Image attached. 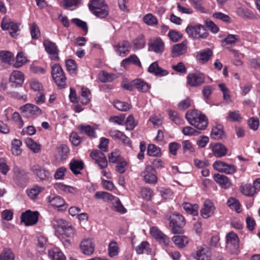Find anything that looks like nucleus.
<instances>
[{"label": "nucleus", "instance_id": "nucleus-11", "mask_svg": "<svg viewBox=\"0 0 260 260\" xmlns=\"http://www.w3.org/2000/svg\"><path fill=\"white\" fill-rule=\"evenodd\" d=\"M23 115L28 118L34 116H38L42 114V110L37 106L26 104L20 107Z\"/></svg>", "mask_w": 260, "mask_h": 260}, {"label": "nucleus", "instance_id": "nucleus-47", "mask_svg": "<svg viewBox=\"0 0 260 260\" xmlns=\"http://www.w3.org/2000/svg\"><path fill=\"white\" fill-rule=\"evenodd\" d=\"M110 201L112 202L113 207L116 211L121 213H124L126 212V210L121 204L120 200L117 197L113 196V199Z\"/></svg>", "mask_w": 260, "mask_h": 260}, {"label": "nucleus", "instance_id": "nucleus-33", "mask_svg": "<svg viewBox=\"0 0 260 260\" xmlns=\"http://www.w3.org/2000/svg\"><path fill=\"white\" fill-rule=\"evenodd\" d=\"M68 223L64 220L57 217L54 218L52 221V226L58 233H60L61 230L63 229Z\"/></svg>", "mask_w": 260, "mask_h": 260}, {"label": "nucleus", "instance_id": "nucleus-18", "mask_svg": "<svg viewBox=\"0 0 260 260\" xmlns=\"http://www.w3.org/2000/svg\"><path fill=\"white\" fill-rule=\"evenodd\" d=\"M215 209V207L212 202L210 200H205L203 208L201 211V214L203 218H208L213 214Z\"/></svg>", "mask_w": 260, "mask_h": 260}, {"label": "nucleus", "instance_id": "nucleus-32", "mask_svg": "<svg viewBox=\"0 0 260 260\" xmlns=\"http://www.w3.org/2000/svg\"><path fill=\"white\" fill-rule=\"evenodd\" d=\"M170 225L180 224L185 225L184 218L180 214L173 213L170 216Z\"/></svg>", "mask_w": 260, "mask_h": 260}, {"label": "nucleus", "instance_id": "nucleus-37", "mask_svg": "<svg viewBox=\"0 0 260 260\" xmlns=\"http://www.w3.org/2000/svg\"><path fill=\"white\" fill-rule=\"evenodd\" d=\"M44 187L36 185L30 189L26 190V193L28 196L31 199H35L37 198L38 194L41 192Z\"/></svg>", "mask_w": 260, "mask_h": 260}, {"label": "nucleus", "instance_id": "nucleus-46", "mask_svg": "<svg viewBox=\"0 0 260 260\" xmlns=\"http://www.w3.org/2000/svg\"><path fill=\"white\" fill-rule=\"evenodd\" d=\"M21 145V141L18 139H14L12 142L11 151L14 155L17 156L21 153V150L20 149Z\"/></svg>", "mask_w": 260, "mask_h": 260}, {"label": "nucleus", "instance_id": "nucleus-22", "mask_svg": "<svg viewBox=\"0 0 260 260\" xmlns=\"http://www.w3.org/2000/svg\"><path fill=\"white\" fill-rule=\"evenodd\" d=\"M215 181L219 184L221 187L228 188L231 185V182L230 179L224 175L219 174H215L214 176Z\"/></svg>", "mask_w": 260, "mask_h": 260}, {"label": "nucleus", "instance_id": "nucleus-3", "mask_svg": "<svg viewBox=\"0 0 260 260\" xmlns=\"http://www.w3.org/2000/svg\"><path fill=\"white\" fill-rule=\"evenodd\" d=\"M185 31L189 37L196 39H206L209 35L206 27L201 24L189 25Z\"/></svg>", "mask_w": 260, "mask_h": 260}, {"label": "nucleus", "instance_id": "nucleus-12", "mask_svg": "<svg viewBox=\"0 0 260 260\" xmlns=\"http://www.w3.org/2000/svg\"><path fill=\"white\" fill-rule=\"evenodd\" d=\"M187 79L188 84L192 87L200 86L205 82L204 75L199 72L188 74Z\"/></svg>", "mask_w": 260, "mask_h": 260}, {"label": "nucleus", "instance_id": "nucleus-26", "mask_svg": "<svg viewBox=\"0 0 260 260\" xmlns=\"http://www.w3.org/2000/svg\"><path fill=\"white\" fill-rule=\"evenodd\" d=\"M212 50L208 48L198 52L197 58L203 63L206 62L212 55Z\"/></svg>", "mask_w": 260, "mask_h": 260}, {"label": "nucleus", "instance_id": "nucleus-7", "mask_svg": "<svg viewBox=\"0 0 260 260\" xmlns=\"http://www.w3.org/2000/svg\"><path fill=\"white\" fill-rule=\"evenodd\" d=\"M192 255L197 260H210L212 252L209 247L203 245L197 247Z\"/></svg>", "mask_w": 260, "mask_h": 260}, {"label": "nucleus", "instance_id": "nucleus-51", "mask_svg": "<svg viewBox=\"0 0 260 260\" xmlns=\"http://www.w3.org/2000/svg\"><path fill=\"white\" fill-rule=\"evenodd\" d=\"M147 154L149 156H158L160 155V149L154 144H149L147 148Z\"/></svg>", "mask_w": 260, "mask_h": 260}, {"label": "nucleus", "instance_id": "nucleus-8", "mask_svg": "<svg viewBox=\"0 0 260 260\" xmlns=\"http://www.w3.org/2000/svg\"><path fill=\"white\" fill-rule=\"evenodd\" d=\"M142 175L144 181L149 184H155L157 182V174L155 169L150 165L146 166Z\"/></svg>", "mask_w": 260, "mask_h": 260}, {"label": "nucleus", "instance_id": "nucleus-64", "mask_svg": "<svg viewBox=\"0 0 260 260\" xmlns=\"http://www.w3.org/2000/svg\"><path fill=\"white\" fill-rule=\"evenodd\" d=\"M182 132L185 136H196L200 133L199 131L189 126L183 127Z\"/></svg>", "mask_w": 260, "mask_h": 260}, {"label": "nucleus", "instance_id": "nucleus-42", "mask_svg": "<svg viewBox=\"0 0 260 260\" xmlns=\"http://www.w3.org/2000/svg\"><path fill=\"white\" fill-rule=\"evenodd\" d=\"M136 251L139 254L146 253L149 254L151 252V249L149 247V244L146 241L142 242L136 248Z\"/></svg>", "mask_w": 260, "mask_h": 260}, {"label": "nucleus", "instance_id": "nucleus-44", "mask_svg": "<svg viewBox=\"0 0 260 260\" xmlns=\"http://www.w3.org/2000/svg\"><path fill=\"white\" fill-rule=\"evenodd\" d=\"M114 106L117 110L121 111H127L132 108V106L127 103L119 100L115 101L114 102Z\"/></svg>", "mask_w": 260, "mask_h": 260}, {"label": "nucleus", "instance_id": "nucleus-25", "mask_svg": "<svg viewBox=\"0 0 260 260\" xmlns=\"http://www.w3.org/2000/svg\"><path fill=\"white\" fill-rule=\"evenodd\" d=\"M132 83L135 85V87L141 92H147L150 88L148 84L140 79L133 80Z\"/></svg>", "mask_w": 260, "mask_h": 260}, {"label": "nucleus", "instance_id": "nucleus-41", "mask_svg": "<svg viewBox=\"0 0 260 260\" xmlns=\"http://www.w3.org/2000/svg\"><path fill=\"white\" fill-rule=\"evenodd\" d=\"M239 40L240 37L238 36L230 34L222 41V45L223 46L225 45H235Z\"/></svg>", "mask_w": 260, "mask_h": 260}, {"label": "nucleus", "instance_id": "nucleus-9", "mask_svg": "<svg viewBox=\"0 0 260 260\" xmlns=\"http://www.w3.org/2000/svg\"><path fill=\"white\" fill-rule=\"evenodd\" d=\"M39 212L38 211L32 212L27 210L21 214V222L24 223L26 226L35 224L38 221Z\"/></svg>", "mask_w": 260, "mask_h": 260}, {"label": "nucleus", "instance_id": "nucleus-24", "mask_svg": "<svg viewBox=\"0 0 260 260\" xmlns=\"http://www.w3.org/2000/svg\"><path fill=\"white\" fill-rule=\"evenodd\" d=\"M78 129L81 134H85L90 137H96L94 128L89 125L80 124L78 126Z\"/></svg>", "mask_w": 260, "mask_h": 260}, {"label": "nucleus", "instance_id": "nucleus-52", "mask_svg": "<svg viewBox=\"0 0 260 260\" xmlns=\"http://www.w3.org/2000/svg\"><path fill=\"white\" fill-rule=\"evenodd\" d=\"M0 260H14V254L9 249H4L0 254Z\"/></svg>", "mask_w": 260, "mask_h": 260}, {"label": "nucleus", "instance_id": "nucleus-63", "mask_svg": "<svg viewBox=\"0 0 260 260\" xmlns=\"http://www.w3.org/2000/svg\"><path fill=\"white\" fill-rule=\"evenodd\" d=\"M144 22L149 25H155L158 23L157 18L151 14L146 15L143 18Z\"/></svg>", "mask_w": 260, "mask_h": 260}, {"label": "nucleus", "instance_id": "nucleus-54", "mask_svg": "<svg viewBox=\"0 0 260 260\" xmlns=\"http://www.w3.org/2000/svg\"><path fill=\"white\" fill-rule=\"evenodd\" d=\"M95 198L97 199H102L105 201L108 202L113 199V196L107 192L98 191L95 194Z\"/></svg>", "mask_w": 260, "mask_h": 260}, {"label": "nucleus", "instance_id": "nucleus-15", "mask_svg": "<svg viewBox=\"0 0 260 260\" xmlns=\"http://www.w3.org/2000/svg\"><path fill=\"white\" fill-rule=\"evenodd\" d=\"M187 42L186 41L174 45L172 49V56L177 57L184 55L187 52Z\"/></svg>", "mask_w": 260, "mask_h": 260}, {"label": "nucleus", "instance_id": "nucleus-20", "mask_svg": "<svg viewBox=\"0 0 260 260\" xmlns=\"http://www.w3.org/2000/svg\"><path fill=\"white\" fill-rule=\"evenodd\" d=\"M151 50L156 53H162L165 49V44L160 38L151 40L149 43Z\"/></svg>", "mask_w": 260, "mask_h": 260}, {"label": "nucleus", "instance_id": "nucleus-30", "mask_svg": "<svg viewBox=\"0 0 260 260\" xmlns=\"http://www.w3.org/2000/svg\"><path fill=\"white\" fill-rule=\"evenodd\" d=\"M129 44L127 41H123L120 43L117 48V51L120 56H125L129 52Z\"/></svg>", "mask_w": 260, "mask_h": 260}, {"label": "nucleus", "instance_id": "nucleus-34", "mask_svg": "<svg viewBox=\"0 0 260 260\" xmlns=\"http://www.w3.org/2000/svg\"><path fill=\"white\" fill-rule=\"evenodd\" d=\"M56 151L60 159H65L69 155L70 149L66 145L61 144L57 147Z\"/></svg>", "mask_w": 260, "mask_h": 260}, {"label": "nucleus", "instance_id": "nucleus-2", "mask_svg": "<svg viewBox=\"0 0 260 260\" xmlns=\"http://www.w3.org/2000/svg\"><path fill=\"white\" fill-rule=\"evenodd\" d=\"M89 10L96 16L103 18L108 14V9L104 0H90L89 4Z\"/></svg>", "mask_w": 260, "mask_h": 260}, {"label": "nucleus", "instance_id": "nucleus-55", "mask_svg": "<svg viewBox=\"0 0 260 260\" xmlns=\"http://www.w3.org/2000/svg\"><path fill=\"white\" fill-rule=\"evenodd\" d=\"M168 113L170 119L175 124L180 125L182 123L183 120L180 118L176 111L169 110Z\"/></svg>", "mask_w": 260, "mask_h": 260}, {"label": "nucleus", "instance_id": "nucleus-1", "mask_svg": "<svg viewBox=\"0 0 260 260\" xmlns=\"http://www.w3.org/2000/svg\"><path fill=\"white\" fill-rule=\"evenodd\" d=\"M185 118L191 125L200 130L205 129L208 125L207 117L197 110L187 111Z\"/></svg>", "mask_w": 260, "mask_h": 260}, {"label": "nucleus", "instance_id": "nucleus-38", "mask_svg": "<svg viewBox=\"0 0 260 260\" xmlns=\"http://www.w3.org/2000/svg\"><path fill=\"white\" fill-rule=\"evenodd\" d=\"M99 76L100 80L104 83L111 82L116 78L115 74L109 73L105 71L101 72Z\"/></svg>", "mask_w": 260, "mask_h": 260}, {"label": "nucleus", "instance_id": "nucleus-10", "mask_svg": "<svg viewBox=\"0 0 260 260\" xmlns=\"http://www.w3.org/2000/svg\"><path fill=\"white\" fill-rule=\"evenodd\" d=\"M90 156L94 160V162L98 164L101 169L107 167L108 162L104 153L99 150H93L90 154Z\"/></svg>", "mask_w": 260, "mask_h": 260}, {"label": "nucleus", "instance_id": "nucleus-31", "mask_svg": "<svg viewBox=\"0 0 260 260\" xmlns=\"http://www.w3.org/2000/svg\"><path fill=\"white\" fill-rule=\"evenodd\" d=\"M91 99V95L89 90L87 88L82 87L81 93L79 97V101L84 105L89 103Z\"/></svg>", "mask_w": 260, "mask_h": 260}, {"label": "nucleus", "instance_id": "nucleus-23", "mask_svg": "<svg viewBox=\"0 0 260 260\" xmlns=\"http://www.w3.org/2000/svg\"><path fill=\"white\" fill-rule=\"evenodd\" d=\"M213 154L217 157H221L225 156L228 152L226 147L221 143H216L212 149Z\"/></svg>", "mask_w": 260, "mask_h": 260}, {"label": "nucleus", "instance_id": "nucleus-60", "mask_svg": "<svg viewBox=\"0 0 260 260\" xmlns=\"http://www.w3.org/2000/svg\"><path fill=\"white\" fill-rule=\"evenodd\" d=\"M124 124L127 130H133L137 125V122L135 121L133 115H129L124 122Z\"/></svg>", "mask_w": 260, "mask_h": 260}, {"label": "nucleus", "instance_id": "nucleus-48", "mask_svg": "<svg viewBox=\"0 0 260 260\" xmlns=\"http://www.w3.org/2000/svg\"><path fill=\"white\" fill-rule=\"evenodd\" d=\"M226 120L231 122H240L242 119L239 111H230L226 118Z\"/></svg>", "mask_w": 260, "mask_h": 260}, {"label": "nucleus", "instance_id": "nucleus-16", "mask_svg": "<svg viewBox=\"0 0 260 260\" xmlns=\"http://www.w3.org/2000/svg\"><path fill=\"white\" fill-rule=\"evenodd\" d=\"M48 200L52 206L59 208V210L63 211L67 208V205L65 204L64 200L59 196H50Z\"/></svg>", "mask_w": 260, "mask_h": 260}, {"label": "nucleus", "instance_id": "nucleus-59", "mask_svg": "<svg viewBox=\"0 0 260 260\" xmlns=\"http://www.w3.org/2000/svg\"><path fill=\"white\" fill-rule=\"evenodd\" d=\"M168 36L172 41L176 42L182 38V34L179 31L171 29L169 31Z\"/></svg>", "mask_w": 260, "mask_h": 260}, {"label": "nucleus", "instance_id": "nucleus-53", "mask_svg": "<svg viewBox=\"0 0 260 260\" xmlns=\"http://www.w3.org/2000/svg\"><path fill=\"white\" fill-rule=\"evenodd\" d=\"M241 190L243 194L247 196H252L256 192L254 187L250 184H247L242 186Z\"/></svg>", "mask_w": 260, "mask_h": 260}, {"label": "nucleus", "instance_id": "nucleus-45", "mask_svg": "<svg viewBox=\"0 0 260 260\" xmlns=\"http://www.w3.org/2000/svg\"><path fill=\"white\" fill-rule=\"evenodd\" d=\"M59 234L67 237H73L75 235V231L71 224L68 223Z\"/></svg>", "mask_w": 260, "mask_h": 260}, {"label": "nucleus", "instance_id": "nucleus-40", "mask_svg": "<svg viewBox=\"0 0 260 260\" xmlns=\"http://www.w3.org/2000/svg\"><path fill=\"white\" fill-rule=\"evenodd\" d=\"M183 207L187 213L193 216L198 215L199 207L197 204L192 205L188 203H184Z\"/></svg>", "mask_w": 260, "mask_h": 260}, {"label": "nucleus", "instance_id": "nucleus-50", "mask_svg": "<svg viewBox=\"0 0 260 260\" xmlns=\"http://www.w3.org/2000/svg\"><path fill=\"white\" fill-rule=\"evenodd\" d=\"M130 63H134L138 67L141 66L139 59L135 54L130 55L128 58H125L122 61V63L123 65L128 64Z\"/></svg>", "mask_w": 260, "mask_h": 260}, {"label": "nucleus", "instance_id": "nucleus-36", "mask_svg": "<svg viewBox=\"0 0 260 260\" xmlns=\"http://www.w3.org/2000/svg\"><path fill=\"white\" fill-rule=\"evenodd\" d=\"M108 253L109 255L113 257L117 255L119 252V248L117 243L115 241H111L108 245Z\"/></svg>", "mask_w": 260, "mask_h": 260}, {"label": "nucleus", "instance_id": "nucleus-14", "mask_svg": "<svg viewBox=\"0 0 260 260\" xmlns=\"http://www.w3.org/2000/svg\"><path fill=\"white\" fill-rule=\"evenodd\" d=\"M46 52L51 55L52 59L58 60V50L56 44L49 40H45L43 42Z\"/></svg>", "mask_w": 260, "mask_h": 260}, {"label": "nucleus", "instance_id": "nucleus-6", "mask_svg": "<svg viewBox=\"0 0 260 260\" xmlns=\"http://www.w3.org/2000/svg\"><path fill=\"white\" fill-rule=\"evenodd\" d=\"M31 171L39 181H47L51 178V174L49 171L39 165H34L31 168Z\"/></svg>", "mask_w": 260, "mask_h": 260}, {"label": "nucleus", "instance_id": "nucleus-17", "mask_svg": "<svg viewBox=\"0 0 260 260\" xmlns=\"http://www.w3.org/2000/svg\"><path fill=\"white\" fill-rule=\"evenodd\" d=\"M80 248L82 252L85 255H90L94 251V246L90 239H84L80 243Z\"/></svg>", "mask_w": 260, "mask_h": 260}, {"label": "nucleus", "instance_id": "nucleus-58", "mask_svg": "<svg viewBox=\"0 0 260 260\" xmlns=\"http://www.w3.org/2000/svg\"><path fill=\"white\" fill-rule=\"evenodd\" d=\"M213 18L221 20L224 22L231 23V19L228 15L221 12H216L212 14Z\"/></svg>", "mask_w": 260, "mask_h": 260}, {"label": "nucleus", "instance_id": "nucleus-27", "mask_svg": "<svg viewBox=\"0 0 260 260\" xmlns=\"http://www.w3.org/2000/svg\"><path fill=\"white\" fill-rule=\"evenodd\" d=\"M211 133L212 138L215 140H220L225 138V135L221 125L214 126Z\"/></svg>", "mask_w": 260, "mask_h": 260}, {"label": "nucleus", "instance_id": "nucleus-21", "mask_svg": "<svg viewBox=\"0 0 260 260\" xmlns=\"http://www.w3.org/2000/svg\"><path fill=\"white\" fill-rule=\"evenodd\" d=\"M109 135L113 139L119 140L123 144L128 146L131 145L130 139L121 132L118 130L112 129L110 131Z\"/></svg>", "mask_w": 260, "mask_h": 260}, {"label": "nucleus", "instance_id": "nucleus-19", "mask_svg": "<svg viewBox=\"0 0 260 260\" xmlns=\"http://www.w3.org/2000/svg\"><path fill=\"white\" fill-rule=\"evenodd\" d=\"M24 81V76L22 72L19 71H13L10 77V82L12 87H17L21 85Z\"/></svg>", "mask_w": 260, "mask_h": 260}, {"label": "nucleus", "instance_id": "nucleus-4", "mask_svg": "<svg viewBox=\"0 0 260 260\" xmlns=\"http://www.w3.org/2000/svg\"><path fill=\"white\" fill-rule=\"evenodd\" d=\"M51 74L57 86L60 88H64L66 85L67 79L64 73L59 64H56L52 67Z\"/></svg>", "mask_w": 260, "mask_h": 260}, {"label": "nucleus", "instance_id": "nucleus-13", "mask_svg": "<svg viewBox=\"0 0 260 260\" xmlns=\"http://www.w3.org/2000/svg\"><path fill=\"white\" fill-rule=\"evenodd\" d=\"M150 233L151 235L156 240H157L159 243H162L166 246L169 245L170 242L169 238L157 227H152L150 229Z\"/></svg>", "mask_w": 260, "mask_h": 260}, {"label": "nucleus", "instance_id": "nucleus-35", "mask_svg": "<svg viewBox=\"0 0 260 260\" xmlns=\"http://www.w3.org/2000/svg\"><path fill=\"white\" fill-rule=\"evenodd\" d=\"M13 172L18 181L25 179L27 175V172L25 170L18 166L14 167Z\"/></svg>", "mask_w": 260, "mask_h": 260}, {"label": "nucleus", "instance_id": "nucleus-29", "mask_svg": "<svg viewBox=\"0 0 260 260\" xmlns=\"http://www.w3.org/2000/svg\"><path fill=\"white\" fill-rule=\"evenodd\" d=\"M48 255L52 260H66L65 255L57 248L50 250Z\"/></svg>", "mask_w": 260, "mask_h": 260}, {"label": "nucleus", "instance_id": "nucleus-39", "mask_svg": "<svg viewBox=\"0 0 260 260\" xmlns=\"http://www.w3.org/2000/svg\"><path fill=\"white\" fill-rule=\"evenodd\" d=\"M13 57L14 55L11 52L7 51H0V61L2 62L10 64Z\"/></svg>", "mask_w": 260, "mask_h": 260}, {"label": "nucleus", "instance_id": "nucleus-61", "mask_svg": "<svg viewBox=\"0 0 260 260\" xmlns=\"http://www.w3.org/2000/svg\"><path fill=\"white\" fill-rule=\"evenodd\" d=\"M16 61L14 64V66L16 68L21 67L24 63L27 61L26 58L24 56L22 52L18 53L16 56Z\"/></svg>", "mask_w": 260, "mask_h": 260}, {"label": "nucleus", "instance_id": "nucleus-5", "mask_svg": "<svg viewBox=\"0 0 260 260\" xmlns=\"http://www.w3.org/2000/svg\"><path fill=\"white\" fill-rule=\"evenodd\" d=\"M239 247V238L233 232L229 233L226 236V249L231 253H237Z\"/></svg>", "mask_w": 260, "mask_h": 260}, {"label": "nucleus", "instance_id": "nucleus-49", "mask_svg": "<svg viewBox=\"0 0 260 260\" xmlns=\"http://www.w3.org/2000/svg\"><path fill=\"white\" fill-rule=\"evenodd\" d=\"M25 143L27 146L35 153H38L40 150V145L30 138H28L25 140Z\"/></svg>", "mask_w": 260, "mask_h": 260}, {"label": "nucleus", "instance_id": "nucleus-57", "mask_svg": "<svg viewBox=\"0 0 260 260\" xmlns=\"http://www.w3.org/2000/svg\"><path fill=\"white\" fill-rule=\"evenodd\" d=\"M30 32L32 39H38L41 36L40 29L35 23L30 25Z\"/></svg>", "mask_w": 260, "mask_h": 260}, {"label": "nucleus", "instance_id": "nucleus-62", "mask_svg": "<svg viewBox=\"0 0 260 260\" xmlns=\"http://www.w3.org/2000/svg\"><path fill=\"white\" fill-rule=\"evenodd\" d=\"M133 44L136 49H140L145 46V42L142 36L138 37L133 42Z\"/></svg>", "mask_w": 260, "mask_h": 260}, {"label": "nucleus", "instance_id": "nucleus-43", "mask_svg": "<svg viewBox=\"0 0 260 260\" xmlns=\"http://www.w3.org/2000/svg\"><path fill=\"white\" fill-rule=\"evenodd\" d=\"M173 242L179 247H183L188 243V238L184 236H175L172 238Z\"/></svg>", "mask_w": 260, "mask_h": 260}, {"label": "nucleus", "instance_id": "nucleus-56", "mask_svg": "<svg viewBox=\"0 0 260 260\" xmlns=\"http://www.w3.org/2000/svg\"><path fill=\"white\" fill-rule=\"evenodd\" d=\"M82 0H62V5L65 8L77 7L81 4Z\"/></svg>", "mask_w": 260, "mask_h": 260}, {"label": "nucleus", "instance_id": "nucleus-28", "mask_svg": "<svg viewBox=\"0 0 260 260\" xmlns=\"http://www.w3.org/2000/svg\"><path fill=\"white\" fill-rule=\"evenodd\" d=\"M84 164L82 161H78L75 159H73L70 163V168L72 172L77 175L80 174V170L83 169Z\"/></svg>", "mask_w": 260, "mask_h": 260}]
</instances>
